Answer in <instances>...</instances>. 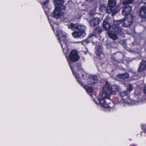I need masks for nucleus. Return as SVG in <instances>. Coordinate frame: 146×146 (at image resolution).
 I'll return each instance as SVG.
<instances>
[{
	"mask_svg": "<svg viewBox=\"0 0 146 146\" xmlns=\"http://www.w3.org/2000/svg\"><path fill=\"white\" fill-rule=\"evenodd\" d=\"M132 90V88L131 85V84H129V87L128 88L127 90V91H128L129 92H130L131 90Z\"/></svg>",
	"mask_w": 146,
	"mask_h": 146,
	"instance_id": "cd10ccee",
	"label": "nucleus"
},
{
	"mask_svg": "<svg viewBox=\"0 0 146 146\" xmlns=\"http://www.w3.org/2000/svg\"><path fill=\"white\" fill-rule=\"evenodd\" d=\"M70 60L73 62H76L79 59V56L76 50H72L69 55Z\"/></svg>",
	"mask_w": 146,
	"mask_h": 146,
	"instance_id": "0eeeda50",
	"label": "nucleus"
},
{
	"mask_svg": "<svg viewBox=\"0 0 146 146\" xmlns=\"http://www.w3.org/2000/svg\"><path fill=\"white\" fill-rule=\"evenodd\" d=\"M84 88L85 89L86 91L90 95L93 92V89L92 88L88 85H86L84 86Z\"/></svg>",
	"mask_w": 146,
	"mask_h": 146,
	"instance_id": "a211bd4d",
	"label": "nucleus"
},
{
	"mask_svg": "<svg viewBox=\"0 0 146 146\" xmlns=\"http://www.w3.org/2000/svg\"><path fill=\"white\" fill-rule=\"evenodd\" d=\"M145 131H146V129H145Z\"/></svg>",
	"mask_w": 146,
	"mask_h": 146,
	"instance_id": "473e14b6",
	"label": "nucleus"
},
{
	"mask_svg": "<svg viewBox=\"0 0 146 146\" xmlns=\"http://www.w3.org/2000/svg\"><path fill=\"white\" fill-rule=\"evenodd\" d=\"M96 12L95 10H94V11L91 10L90 11L89 14L90 15H93Z\"/></svg>",
	"mask_w": 146,
	"mask_h": 146,
	"instance_id": "bb28decb",
	"label": "nucleus"
},
{
	"mask_svg": "<svg viewBox=\"0 0 146 146\" xmlns=\"http://www.w3.org/2000/svg\"><path fill=\"white\" fill-rule=\"evenodd\" d=\"M103 28L106 30H108L111 28L110 23L108 22L107 19H105L103 22L102 25Z\"/></svg>",
	"mask_w": 146,
	"mask_h": 146,
	"instance_id": "4468645a",
	"label": "nucleus"
},
{
	"mask_svg": "<svg viewBox=\"0 0 146 146\" xmlns=\"http://www.w3.org/2000/svg\"><path fill=\"white\" fill-rule=\"evenodd\" d=\"M108 34L109 37L113 40H115L117 39V36L115 34H112L110 32H108Z\"/></svg>",
	"mask_w": 146,
	"mask_h": 146,
	"instance_id": "6ab92c4d",
	"label": "nucleus"
},
{
	"mask_svg": "<svg viewBox=\"0 0 146 146\" xmlns=\"http://www.w3.org/2000/svg\"><path fill=\"white\" fill-rule=\"evenodd\" d=\"M53 17L56 19H58L63 15L64 14L61 8H55L53 12Z\"/></svg>",
	"mask_w": 146,
	"mask_h": 146,
	"instance_id": "423d86ee",
	"label": "nucleus"
},
{
	"mask_svg": "<svg viewBox=\"0 0 146 146\" xmlns=\"http://www.w3.org/2000/svg\"><path fill=\"white\" fill-rule=\"evenodd\" d=\"M142 2L144 4H146V0H142Z\"/></svg>",
	"mask_w": 146,
	"mask_h": 146,
	"instance_id": "2f4dec72",
	"label": "nucleus"
},
{
	"mask_svg": "<svg viewBox=\"0 0 146 146\" xmlns=\"http://www.w3.org/2000/svg\"><path fill=\"white\" fill-rule=\"evenodd\" d=\"M128 94L127 90H125L124 91H123L120 93L121 96L123 97L124 96L127 94Z\"/></svg>",
	"mask_w": 146,
	"mask_h": 146,
	"instance_id": "a878e982",
	"label": "nucleus"
},
{
	"mask_svg": "<svg viewBox=\"0 0 146 146\" xmlns=\"http://www.w3.org/2000/svg\"><path fill=\"white\" fill-rule=\"evenodd\" d=\"M88 83L90 85H92L97 82V78L96 76H90L88 80Z\"/></svg>",
	"mask_w": 146,
	"mask_h": 146,
	"instance_id": "9d476101",
	"label": "nucleus"
},
{
	"mask_svg": "<svg viewBox=\"0 0 146 146\" xmlns=\"http://www.w3.org/2000/svg\"><path fill=\"white\" fill-rule=\"evenodd\" d=\"M58 38L60 43L61 46L63 50L67 49V46L66 43V36L63 35L62 32L60 31H57Z\"/></svg>",
	"mask_w": 146,
	"mask_h": 146,
	"instance_id": "7ed1b4c3",
	"label": "nucleus"
},
{
	"mask_svg": "<svg viewBox=\"0 0 146 146\" xmlns=\"http://www.w3.org/2000/svg\"><path fill=\"white\" fill-rule=\"evenodd\" d=\"M114 30L116 33H120L121 32V29L118 26H113Z\"/></svg>",
	"mask_w": 146,
	"mask_h": 146,
	"instance_id": "412c9836",
	"label": "nucleus"
},
{
	"mask_svg": "<svg viewBox=\"0 0 146 146\" xmlns=\"http://www.w3.org/2000/svg\"><path fill=\"white\" fill-rule=\"evenodd\" d=\"M108 4L109 6L107 8L106 12L108 13H111L112 15H114L115 13L113 11L112 8L114 7L116 5V1L115 0H109Z\"/></svg>",
	"mask_w": 146,
	"mask_h": 146,
	"instance_id": "20e7f679",
	"label": "nucleus"
},
{
	"mask_svg": "<svg viewBox=\"0 0 146 146\" xmlns=\"http://www.w3.org/2000/svg\"><path fill=\"white\" fill-rule=\"evenodd\" d=\"M146 67V62L144 61H142L139 66L138 70L139 72H142L144 70Z\"/></svg>",
	"mask_w": 146,
	"mask_h": 146,
	"instance_id": "2eb2a0df",
	"label": "nucleus"
},
{
	"mask_svg": "<svg viewBox=\"0 0 146 146\" xmlns=\"http://www.w3.org/2000/svg\"><path fill=\"white\" fill-rule=\"evenodd\" d=\"M101 53V50L99 48L98 50H96V53L97 55H98Z\"/></svg>",
	"mask_w": 146,
	"mask_h": 146,
	"instance_id": "c85d7f7f",
	"label": "nucleus"
},
{
	"mask_svg": "<svg viewBox=\"0 0 146 146\" xmlns=\"http://www.w3.org/2000/svg\"><path fill=\"white\" fill-rule=\"evenodd\" d=\"M139 15L142 19L146 18V7H143L140 9Z\"/></svg>",
	"mask_w": 146,
	"mask_h": 146,
	"instance_id": "f8f14e48",
	"label": "nucleus"
},
{
	"mask_svg": "<svg viewBox=\"0 0 146 146\" xmlns=\"http://www.w3.org/2000/svg\"><path fill=\"white\" fill-rule=\"evenodd\" d=\"M132 9L131 7L129 5L125 6L123 9L122 14L125 16H128L129 14L131 12Z\"/></svg>",
	"mask_w": 146,
	"mask_h": 146,
	"instance_id": "6e6552de",
	"label": "nucleus"
},
{
	"mask_svg": "<svg viewBox=\"0 0 146 146\" xmlns=\"http://www.w3.org/2000/svg\"><path fill=\"white\" fill-rule=\"evenodd\" d=\"M101 21L98 18H93L90 20L89 23L91 26L95 27L98 25Z\"/></svg>",
	"mask_w": 146,
	"mask_h": 146,
	"instance_id": "1a4fd4ad",
	"label": "nucleus"
},
{
	"mask_svg": "<svg viewBox=\"0 0 146 146\" xmlns=\"http://www.w3.org/2000/svg\"><path fill=\"white\" fill-rule=\"evenodd\" d=\"M69 65L70 66L71 68V69H72V72H73V73L74 75L75 76V77H76V78L77 79V81L82 85V83H80V82H79V80H78V76H77V74H76L74 72L73 70V69L72 68V67L71 66V64H69Z\"/></svg>",
	"mask_w": 146,
	"mask_h": 146,
	"instance_id": "b1692460",
	"label": "nucleus"
},
{
	"mask_svg": "<svg viewBox=\"0 0 146 146\" xmlns=\"http://www.w3.org/2000/svg\"><path fill=\"white\" fill-rule=\"evenodd\" d=\"M133 0H125L122 2L123 5H125L127 4L131 3L133 2Z\"/></svg>",
	"mask_w": 146,
	"mask_h": 146,
	"instance_id": "5701e85b",
	"label": "nucleus"
},
{
	"mask_svg": "<svg viewBox=\"0 0 146 146\" xmlns=\"http://www.w3.org/2000/svg\"><path fill=\"white\" fill-rule=\"evenodd\" d=\"M143 92L146 95V86L144 87L143 89Z\"/></svg>",
	"mask_w": 146,
	"mask_h": 146,
	"instance_id": "7c9ffc66",
	"label": "nucleus"
},
{
	"mask_svg": "<svg viewBox=\"0 0 146 146\" xmlns=\"http://www.w3.org/2000/svg\"><path fill=\"white\" fill-rule=\"evenodd\" d=\"M118 88L116 86L111 85L108 82H106V85L103 88L102 97L108 99L111 95L115 94L118 91Z\"/></svg>",
	"mask_w": 146,
	"mask_h": 146,
	"instance_id": "f257e3e1",
	"label": "nucleus"
},
{
	"mask_svg": "<svg viewBox=\"0 0 146 146\" xmlns=\"http://www.w3.org/2000/svg\"><path fill=\"white\" fill-rule=\"evenodd\" d=\"M129 77V75L127 73L119 74L117 75V78L122 80H125L126 79H127Z\"/></svg>",
	"mask_w": 146,
	"mask_h": 146,
	"instance_id": "f3484780",
	"label": "nucleus"
},
{
	"mask_svg": "<svg viewBox=\"0 0 146 146\" xmlns=\"http://www.w3.org/2000/svg\"><path fill=\"white\" fill-rule=\"evenodd\" d=\"M53 30L54 31V30L53 29Z\"/></svg>",
	"mask_w": 146,
	"mask_h": 146,
	"instance_id": "72a5a7b5",
	"label": "nucleus"
},
{
	"mask_svg": "<svg viewBox=\"0 0 146 146\" xmlns=\"http://www.w3.org/2000/svg\"><path fill=\"white\" fill-rule=\"evenodd\" d=\"M123 103L124 104H130L131 103V100L129 98L126 99V100L123 99Z\"/></svg>",
	"mask_w": 146,
	"mask_h": 146,
	"instance_id": "4be33fe9",
	"label": "nucleus"
},
{
	"mask_svg": "<svg viewBox=\"0 0 146 146\" xmlns=\"http://www.w3.org/2000/svg\"><path fill=\"white\" fill-rule=\"evenodd\" d=\"M79 24H74L73 23H71L70 24L68 25V27L72 30H77ZM80 27V26H78Z\"/></svg>",
	"mask_w": 146,
	"mask_h": 146,
	"instance_id": "dca6fc26",
	"label": "nucleus"
},
{
	"mask_svg": "<svg viewBox=\"0 0 146 146\" xmlns=\"http://www.w3.org/2000/svg\"><path fill=\"white\" fill-rule=\"evenodd\" d=\"M98 100L100 104L102 107L105 108L110 107L109 104L106 102L105 99L103 98H99Z\"/></svg>",
	"mask_w": 146,
	"mask_h": 146,
	"instance_id": "9b49d317",
	"label": "nucleus"
},
{
	"mask_svg": "<svg viewBox=\"0 0 146 146\" xmlns=\"http://www.w3.org/2000/svg\"><path fill=\"white\" fill-rule=\"evenodd\" d=\"M49 3V0H46L44 2L43 4L44 5H47Z\"/></svg>",
	"mask_w": 146,
	"mask_h": 146,
	"instance_id": "c756f323",
	"label": "nucleus"
},
{
	"mask_svg": "<svg viewBox=\"0 0 146 146\" xmlns=\"http://www.w3.org/2000/svg\"><path fill=\"white\" fill-rule=\"evenodd\" d=\"M123 20V26L124 27H128L132 24L133 18L131 15H129L128 16H125Z\"/></svg>",
	"mask_w": 146,
	"mask_h": 146,
	"instance_id": "39448f33",
	"label": "nucleus"
},
{
	"mask_svg": "<svg viewBox=\"0 0 146 146\" xmlns=\"http://www.w3.org/2000/svg\"><path fill=\"white\" fill-rule=\"evenodd\" d=\"M99 9L100 11L104 12L105 11L106 9V7L104 5H101L100 6Z\"/></svg>",
	"mask_w": 146,
	"mask_h": 146,
	"instance_id": "393cba45",
	"label": "nucleus"
},
{
	"mask_svg": "<svg viewBox=\"0 0 146 146\" xmlns=\"http://www.w3.org/2000/svg\"><path fill=\"white\" fill-rule=\"evenodd\" d=\"M123 20L121 19L119 20H115L113 21V26H118L121 23H123Z\"/></svg>",
	"mask_w": 146,
	"mask_h": 146,
	"instance_id": "aec40b11",
	"label": "nucleus"
},
{
	"mask_svg": "<svg viewBox=\"0 0 146 146\" xmlns=\"http://www.w3.org/2000/svg\"><path fill=\"white\" fill-rule=\"evenodd\" d=\"M54 3L55 8L59 7L62 8L64 1L62 0H54Z\"/></svg>",
	"mask_w": 146,
	"mask_h": 146,
	"instance_id": "ddd939ff",
	"label": "nucleus"
},
{
	"mask_svg": "<svg viewBox=\"0 0 146 146\" xmlns=\"http://www.w3.org/2000/svg\"><path fill=\"white\" fill-rule=\"evenodd\" d=\"M78 26H80V27H78L76 30L73 32L72 35L74 38H80L83 37L85 34V30L86 29L85 27L83 25L81 24H78Z\"/></svg>",
	"mask_w": 146,
	"mask_h": 146,
	"instance_id": "f03ea898",
	"label": "nucleus"
}]
</instances>
